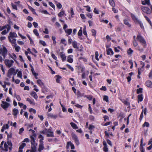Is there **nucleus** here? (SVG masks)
Returning <instances> with one entry per match:
<instances>
[{
  "instance_id": "obj_1",
  "label": "nucleus",
  "mask_w": 152,
  "mask_h": 152,
  "mask_svg": "<svg viewBox=\"0 0 152 152\" xmlns=\"http://www.w3.org/2000/svg\"><path fill=\"white\" fill-rule=\"evenodd\" d=\"M4 150L6 151H8V147L10 151H11L12 149V144L10 141H7V142H6L4 144Z\"/></svg>"
},
{
  "instance_id": "obj_2",
  "label": "nucleus",
  "mask_w": 152,
  "mask_h": 152,
  "mask_svg": "<svg viewBox=\"0 0 152 152\" xmlns=\"http://www.w3.org/2000/svg\"><path fill=\"white\" fill-rule=\"evenodd\" d=\"M8 51L6 48L3 46V48L0 49V54L2 55L4 59L5 58L7 54Z\"/></svg>"
},
{
  "instance_id": "obj_3",
  "label": "nucleus",
  "mask_w": 152,
  "mask_h": 152,
  "mask_svg": "<svg viewBox=\"0 0 152 152\" xmlns=\"http://www.w3.org/2000/svg\"><path fill=\"white\" fill-rule=\"evenodd\" d=\"M4 61L6 66L8 68H10L12 66L13 64L14 63V61L12 60H10L8 59H6L4 60Z\"/></svg>"
},
{
  "instance_id": "obj_4",
  "label": "nucleus",
  "mask_w": 152,
  "mask_h": 152,
  "mask_svg": "<svg viewBox=\"0 0 152 152\" xmlns=\"http://www.w3.org/2000/svg\"><path fill=\"white\" fill-rule=\"evenodd\" d=\"M137 39L138 41H139L140 43H141L142 45L144 46L146 45V42L144 39V38L141 36V35L138 34L137 36Z\"/></svg>"
},
{
  "instance_id": "obj_5",
  "label": "nucleus",
  "mask_w": 152,
  "mask_h": 152,
  "mask_svg": "<svg viewBox=\"0 0 152 152\" xmlns=\"http://www.w3.org/2000/svg\"><path fill=\"white\" fill-rule=\"evenodd\" d=\"M15 71V69L13 68H11L10 69L8 72L7 76L9 78L11 77V76Z\"/></svg>"
},
{
  "instance_id": "obj_6",
  "label": "nucleus",
  "mask_w": 152,
  "mask_h": 152,
  "mask_svg": "<svg viewBox=\"0 0 152 152\" xmlns=\"http://www.w3.org/2000/svg\"><path fill=\"white\" fill-rule=\"evenodd\" d=\"M1 102L2 104H1V106L4 109L7 108L10 105V104L9 103L6 102L2 101Z\"/></svg>"
},
{
  "instance_id": "obj_7",
  "label": "nucleus",
  "mask_w": 152,
  "mask_h": 152,
  "mask_svg": "<svg viewBox=\"0 0 152 152\" xmlns=\"http://www.w3.org/2000/svg\"><path fill=\"white\" fill-rule=\"evenodd\" d=\"M103 144L104 145L103 150L104 151V152H108V148L107 147V145L106 142L105 141H103Z\"/></svg>"
},
{
  "instance_id": "obj_8",
  "label": "nucleus",
  "mask_w": 152,
  "mask_h": 152,
  "mask_svg": "<svg viewBox=\"0 0 152 152\" xmlns=\"http://www.w3.org/2000/svg\"><path fill=\"white\" fill-rule=\"evenodd\" d=\"M142 9L144 12L147 14H150L151 13L150 9L148 7H143Z\"/></svg>"
},
{
  "instance_id": "obj_9",
  "label": "nucleus",
  "mask_w": 152,
  "mask_h": 152,
  "mask_svg": "<svg viewBox=\"0 0 152 152\" xmlns=\"http://www.w3.org/2000/svg\"><path fill=\"white\" fill-rule=\"evenodd\" d=\"M17 37V35L16 33L14 32H11L9 34V36L8 37L11 38H13V37Z\"/></svg>"
},
{
  "instance_id": "obj_10",
  "label": "nucleus",
  "mask_w": 152,
  "mask_h": 152,
  "mask_svg": "<svg viewBox=\"0 0 152 152\" xmlns=\"http://www.w3.org/2000/svg\"><path fill=\"white\" fill-rule=\"evenodd\" d=\"M48 117L54 119H56L57 117V115H53L50 113L48 114Z\"/></svg>"
},
{
  "instance_id": "obj_11",
  "label": "nucleus",
  "mask_w": 152,
  "mask_h": 152,
  "mask_svg": "<svg viewBox=\"0 0 152 152\" xmlns=\"http://www.w3.org/2000/svg\"><path fill=\"white\" fill-rule=\"evenodd\" d=\"M69 146H71V148L72 149H74L75 148V146L73 144H72L71 142H68L67 143V145L66 146V148L68 149Z\"/></svg>"
},
{
  "instance_id": "obj_12",
  "label": "nucleus",
  "mask_w": 152,
  "mask_h": 152,
  "mask_svg": "<svg viewBox=\"0 0 152 152\" xmlns=\"http://www.w3.org/2000/svg\"><path fill=\"white\" fill-rule=\"evenodd\" d=\"M8 38L9 41L12 44H14L15 45L16 44V39H13V38H11L9 37H8Z\"/></svg>"
},
{
  "instance_id": "obj_13",
  "label": "nucleus",
  "mask_w": 152,
  "mask_h": 152,
  "mask_svg": "<svg viewBox=\"0 0 152 152\" xmlns=\"http://www.w3.org/2000/svg\"><path fill=\"white\" fill-rule=\"evenodd\" d=\"M60 55L63 61L66 60V57L63 52H60Z\"/></svg>"
},
{
  "instance_id": "obj_14",
  "label": "nucleus",
  "mask_w": 152,
  "mask_h": 152,
  "mask_svg": "<svg viewBox=\"0 0 152 152\" xmlns=\"http://www.w3.org/2000/svg\"><path fill=\"white\" fill-rule=\"evenodd\" d=\"M142 4L143 5L148 4V5H151L149 0H145L142 1Z\"/></svg>"
},
{
  "instance_id": "obj_15",
  "label": "nucleus",
  "mask_w": 152,
  "mask_h": 152,
  "mask_svg": "<svg viewBox=\"0 0 152 152\" xmlns=\"http://www.w3.org/2000/svg\"><path fill=\"white\" fill-rule=\"evenodd\" d=\"M146 86L148 87L152 88V82L151 81L149 80H148L146 82Z\"/></svg>"
},
{
  "instance_id": "obj_16",
  "label": "nucleus",
  "mask_w": 152,
  "mask_h": 152,
  "mask_svg": "<svg viewBox=\"0 0 152 152\" xmlns=\"http://www.w3.org/2000/svg\"><path fill=\"white\" fill-rule=\"evenodd\" d=\"M31 95L32 96H33L34 98L35 99H37L38 98V96L37 95V94L34 91H32L31 93Z\"/></svg>"
},
{
  "instance_id": "obj_17",
  "label": "nucleus",
  "mask_w": 152,
  "mask_h": 152,
  "mask_svg": "<svg viewBox=\"0 0 152 152\" xmlns=\"http://www.w3.org/2000/svg\"><path fill=\"white\" fill-rule=\"evenodd\" d=\"M72 56L70 55L68 56L67 58V61L69 63H72L73 62V58H72Z\"/></svg>"
},
{
  "instance_id": "obj_18",
  "label": "nucleus",
  "mask_w": 152,
  "mask_h": 152,
  "mask_svg": "<svg viewBox=\"0 0 152 152\" xmlns=\"http://www.w3.org/2000/svg\"><path fill=\"white\" fill-rule=\"evenodd\" d=\"M107 54L108 55H110V53L112 55L114 54L111 48H109L107 50Z\"/></svg>"
},
{
  "instance_id": "obj_19",
  "label": "nucleus",
  "mask_w": 152,
  "mask_h": 152,
  "mask_svg": "<svg viewBox=\"0 0 152 152\" xmlns=\"http://www.w3.org/2000/svg\"><path fill=\"white\" fill-rule=\"evenodd\" d=\"M70 124L73 128L74 129H77L78 128V127L77 126V125L73 122H71Z\"/></svg>"
},
{
  "instance_id": "obj_20",
  "label": "nucleus",
  "mask_w": 152,
  "mask_h": 152,
  "mask_svg": "<svg viewBox=\"0 0 152 152\" xmlns=\"http://www.w3.org/2000/svg\"><path fill=\"white\" fill-rule=\"evenodd\" d=\"M72 44L74 48L76 49L79 48L77 45V43L76 41L73 42H72Z\"/></svg>"
},
{
  "instance_id": "obj_21",
  "label": "nucleus",
  "mask_w": 152,
  "mask_h": 152,
  "mask_svg": "<svg viewBox=\"0 0 152 152\" xmlns=\"http://www.w3.org/2000/svg\"><path fill=\"white\" fill-rule=\"evenodd\" d=\"M18 112V110L16 108H15L13 110L12 114L16 116Z\"/></svg>"
},
{
  "instance_id": "obj_22",
  "label": "nucleus",
  "mask_w": 152,
  "mask_h": 152,
  "mask_svg": "<svg viewBox=\"0 0 152 152\" xmlns=\"http://www.w3.org/2000/svg\"><path fill=\"white\" fill-rule=\"evenodd\" d=\"M72 31V29H67L65 30V32L68 35H70Z\"/></svg>"
},
{
  "instance_id": "obj_23",
  "label": "nucleus",
  "mask_w": 152,
  "mask_h": 152,
  "mask_svg": "<svg viewBox=\"0 0 152 152\" xmlns=\"http://www.w3.org/2000/svg\"><path fill=\"white\" fill-rule=\"evenodd\" d=\"M5 126H6V129H8L9 128V126L7 124L6 125H4L2 126V129L1 130V132H3L4 131V129H5Z\"/></svg>"
},
{
  "instance_id": "obj_24",
  "label": "nucleus",
  "mask_w": 152,
  "mask_h": 152,
  "mask_svg": "<svg viewBox=\"0 0 152 152\" xmlns=\"http://www.w3.org/2000/svg\"><path fill=\"white\" fill-rule=\"evenodd\" d=\"M143 99V95L141 94L140 95H139L138 96V102H139V101H142Z\"/></svg>"
},
{
  "instance_id": "obj_25",
  "label": "nucleus",
  "mask_w": 152,
  "mask_h": 152,
  "mask_svg": "<svg viewBox=\"0 0 152 152\" xmlns=\"http://www.w3.org/2000/svg\"><path fill=\"white\" fill-rule=\"evenodd\" d=\"M37 83L41 87H42L44 85V83L40 79L38 80L37 81Z\"/></svg>"
},
{
  "instance_id": "obj_26",
  "label": "nucleus",
  "mask_w": 152,
  "mask_h": 152,
  "mask_svg": "<svg viewBox=\"0 0 152 152\" xmlns=\"http://www.w3.org/2000/svg\"><path fill=\"white\" fill-rule=\"evenodd\" d=\"M26 101L28 102L31 104H35L34 100H31L29 98H27Z\"/></svg>"
},
{
  "instance_id": "obj_27",
  "label": "nucleus",
  "mask_w": 152,
  "mask_h": 152,
  "mask_svg": "<svg viewBox=\"0 0 152 152\" xmlns=\"http://www.w3.org/2000/svg\"><path fill=\"white\" fill-rule=\"evenodd\" d=\"M44 148L43 145H39V146L38 151L39 152L41 151Z\"/></svg>"
},
{
  "instance_id": "obj_28",
  "label": "nucleus",
  "mask_w": 152,
  "mask_h": 152,
  "mask_svg": "<svg viewBox=\"0 0 152 152\" xmlns=\"http://www.w3.org/2000/svg\"><path fill=\"white\" fill-rule=\"evenodd\" d=\"M124 23L126 25H127L129 27H131V24H129L127 20H124Z\"/></svg>"
},
{
  "instance_id": "obj_29",
  "label": "nucleus",
  "mask_w": 152,
  "mask_h": 152,
  "mask_svg": "<svg viewBox=\"0 0 152 152\" xmlns=\"http://www.w3.org/2000/svg\"><path fill=\"white\" fill-rule=\"evenodd\" d=\"M57 77L56 81L57 83H59L60 82V79L61 78V77L58 75H56L55 76Z\"/></svg>"
},
{
  "instance_id": "obj_30",
  "label": "nucleus",
  "mask_w": 152,
  "mask_h": 152,
  "mask_svg": "<svg viewBox=\"0 0 152 152\" xmlns=\"http://www.w3.org/2000/svg\"><path fill=\"white\" fill-rule=\"evenodd\" d=\"M109 3L113 7H114L115 6V2L114 0H109Z\"/></svg>"
},
{
  "instance_id": "obj_31",
  "label": "nucleus",
  "mask_w": 152,
  "mask_h": 152,
  "mask_svg": "<svg viewBox=\"0 0 152 152\" xmlns=\"http://www.w3.org/2000/svg\"><path fill=\"white\" fill-rule=\"evenodd\" d=\"M14 47L15 48L16 51L17 52H18L19 50L20 49V47L18 46H17V44L15 45Z\"/></svg>"
},
{
  "instance_id": "obj_32",
  "label": "nucleus",
  "mask_w": 152,
  "mask_h": 152,
  "mask_svg": "<svg viewBox=\"0 0 152 152\" xmlns=\"http://www.w3.org/2000/svg\"><path fill=\"white\" fill-rule=\"evenodd\" d=\"M64 11L61 10V12L58 14V16L59 17H61L64 15Z\"/></svg>"
},
{
  "instance_id": "obj_33",
  "label": "nucleus",
  "mask_w": 152,
  "mask_h": 152,
  "mask_svg": "<svg viewBox=\"0 0 152 152\" xmlns=\"http://www.w3.org/2000/svg\"><path fill=\"white\" fill-rule=\"evenodd\" d=\"M31 144V151H36V147L34 145V144Z\"/></svg>"
},
{
  "instance_id": "obj_34",
  "label": "nucleus",
  "mask_w": 152,
  "mask_h": 152,
  "mask_svg": "<svg viewBox=\"0 0 152 152\" xmlns=\"http://www.w3.org/2000/svg\"><path fill=\"white\" fill-rule=\"evenodd\" d=\"M49 133V134L48 133L47 134V137H54L53 132H50V133Z\"/></svg>"
},
{
  "instance_id": "obj_35",
  "label": "nucleus",
  "mask_w": 152,
  "mask_h": 152,
  "mask_svg": "<svg viewBox=\"0 0 152 152\" xmlns=\"http://www.w3.org/2000/svg\"><path fill=\"white\" fill-rule=\"evenodd\" d=\"M82 27H80V29L79 30L77 34L78 36H80L82 35Z\"/></svg>"
},
{
  "instance_id": "obj_36",
  "label": "nucleus",
  "mask_w": 152,
  "mask_h": 152,
  "mask_svg": "<svg viewBox=\"0 0 152 152\" xmlns=\"http://www.w3.org/2000/svg\"><path fill=\"white\" fill-rule=\"evenodd\" d=\"M30 138L31 139V144H34L35 140L34 137L33 136H31L30 137Z\"/></svg>"
},
{
  "instance_id": "obj_37",
  "label": "nucleus",
  "mask_w": 152,
  "mask_h": 152,
  "mask_svg": "<svg viewBox=\"0 0 152 152\" xmlns=\"http://www.w3.org/2000/svg\"><path fill=\"white\" fill-rule=\"evenodd\" d=\"M142 88H140L137 89V94H139L140 93H142Z\"/></svg>"
},
{
  "instance_id": "obj_38",
  "label": "nucleus",
  "mask_w": 152,
  "mask_h": 152,
  "mask_svg": "<svg viewBox=\"0 0 152 152\" xmlns=\"http://www.w3.org/2000/svg\"><path fill=\"white\" fill-rule=\"evenodd\" d=\"M133 52V50L131 48H129L127 51V53L129 55L131 54Z\"/></svg>"
},
{
  "instance_id": "obj_39",
  "label": "nucleus",
  "mask_w": 152,
  "mask_h": 152,
  "mask_svg": "<svg viewBox=\"0 0 152 152\" xmlns=\"http://www.w3.org/2000/svg\"><path fill=\"white\" fill-rule=\"evenodd\" d=\"M33 32L34 34L37 36H38L39 35L37 30L36 29H34L33 30Z\"/></svg>"
},
{
  "instance_id": "obj_40",
  "label": "nucleus",
  "mask_w": 152,
  "mask_h": 152,
  "mask_svg": "<svg viewBox=\"0 0 152 152\" xmlns=\"http://www.w3.org/2000/svg\"><path fill=\"white\" fill-rule=\"evenodd\" d=\"M83 34L87 37V33L86 30V27L84 26L83 29Z\"/></svg>"
},
{
  "instance_id": "obj_41",
  "label": "nucleus",
  "mask_w": 152,
  "mask_h": 152,
  "mask_svg": "<svg viewBox=\"0 0 152 152\" xmlns=\"http://www.w3.org/2000/svg\"><path fill=\"white\" fill-rule=\"evenodd\" d=\"M85 97L87 98L89 100H91L92 99V96L91 95H86Z\"/></svg>"
},
{
  "instance_id": "obj_42",
  "label": "nucleus",
  "mask_w": 152,
  "mask_h": 152,
  "mask_svg": "<svg viewBox=\"0 0 152 152\" xmlns=\"http://www.w3.org/2000/svg\"><path fill=\"white\" fill-rule=\"evenodd\" d=\"M133 43L134 47H136L137 46L138 44L135 39H134L133 42Z\"/></svg>"
},
{
  "instance_id": "obj_43",
  "label": "nucleus",
  "mask_w": 152,
  "mask_h": 152,
  "mask_svg": "<svg viewBox=\"0 0 152 152\" xmlns=\"http://www.w3.org/2000/svg\"><path fill=\"white\" fill-rule=\"evenodd\" d=\"M103 100L104 101L107 102H108V97L107 96H104L103 97Z\"/></svg>"
},
{
  "instance_id": "obj_44",
  "label": "nucleus",
  "mask_w": 152,
  "mask_h": 152,
  "mask_svg": "<svg viewBox=\"0 0 152 152\" xmlns=\"http://www.w3.org/2000/svg\"><path fill=\"white\" fill-rule=\"evenodd\" d=\"M26 144L25 143H23L20 146L19 148L20 149H23V148L26 146Z\"/></svg>"
},
{
  "instance_id": "obj_45",
  "label": "nucleus",
  "mask_w": 152,
  "mask_h": 152,
  "mask_svg": "<svg viewBox=\"0 0 152 152\" xmlns=\"http://www.w3.org/2000/svg\"><path fill=\"white\" fill-rule=\"evenodd\" d=\"M143 126L144 127L146 126L147 127H148L149 126V124L148 122H145L143 124Z\"/></svg>"
},
{
  "instance_id": "obj_46",
  "label": "nucleus",
  "mask_w": 152,
  "mask_h": 152,
  "mask_svg": "<svg viewBox=\"0 0 152 152\" xmlns=\"http://www.w3.org/2000/svg\"><path fill=\"white\" fill-rule=\"evenodd\" d=\"M22 75V73L20 71H19L17 74L18 76L20 78H21Z\"/></svg>"
},
{
  "instance_id": "obj_47",
  "label": "nucleus",
  "mask_w": 152,
  "mask_h": 152,
  "mask_svg": "<svg viewBox=\"0 0 152 152\" xmlns=\"http://www.w3.org/2000/svg\"><path fill=\"white\" fill-rule=\"evenodd\" d=\"M11 5L13 9L16 10H17V6L16 5L12 3H11Z\"/></svg>"
},
{
  "instance_id": "obj_48",
  "label": "nucleus",
  "mask_w": 152,
  "mask_h": 152,
  "mask_svg": "<svg viewBox=\"0 0 152 152\" xmlns=\"http://www.w3.org/2000/svg\"><path fill=\"white\" fill-rule=\"evenodd\" d=\"M72 138L74 140L77 139V135L75 134H72Z\"/></svg>"
},
{
  "instance_id": "obj_49",
  "label": "nucleus",
  "mask_w": 152,
  "mask_h": 152,
  "mask_svg": "<svg viewBox=\"0 0 152 152\" xmlns=\"http://www.w3.org/2000/svg\"><path fill=\"white\" fill-rule=\"evenodd\" d=\"M49 4L54 9H55V6L52 2H49Z\"/></svg>"
},
{
  "instance_id": "obj_50",
  "label": "nucleus",
  "mask_w": 152,
  "mask_h": 152,
  "mask_svg": "<svg viewBox=\"0 0 152 152\" xmlns=\"http://www.w3.org/2000/svg\"><path fill=\"white\" fill-rule=\"evenodd\" d=\"M98 56H99V54H98V52L97 51H96L95 52V58L97 61L99 60V59L98 58Z\"/></svg>"
},
{
  "instance_id": "obj_51",
  "label": "nucleus",
  "mask_w": 152,
  "mask_h": 152,
  "mask_svg": "<svg viewBox=\"0 0 152 152\" xmlns=\"http://www.w3.org/2000/svg\"><path fill=\"white\" fill-rule=\"evenodd\" d=\"M39 43L42 45L43 46H45L46 45V44L45 41L40 40Z\"/></svg>"
},
{
  "instance_id": "obj_52",
  "label": "nucleus",
  "mask_w": 152,
  "mask_h": 152,
  "mask_svg": "<svg viewBox=\"0 0 152 152\" xmlns=\"http://www.w3.org/2000/svg\"><path fill=\"white\" fill-rule=\"evenodd\" d=\"M95 128V127L94 126L91 125H90L89 126V127L88 128V129L89 130H91L93 129L94 128Z\"/></svg>"
},
{
  "instance_id": "obj_53",
  "label": "nucleus",
  "mask_w": 152,
  "mask_h": 152,
  "mask_svg": "<svg viewBox=\"0 0 152 152\" xmlns=\"http://www.w3.org/2000/svg\"><path fill=\"white\" fill-rule=\"evenodd\" d=\"M91 32L92 33V35L95 36L96 34V31L95 30L93 29L91 30Z\"/></svg>"
},
{
  "instance_id": "obj_54",
  "label": "nucleus",
  "mask_w": 152,
  "mask_h": 152,
  "mask_svg": "<svg viewBox=\"0 0 152 152\" xmlns=\"http://www.w3.org/2000/svg\"><path fill=\"white\" fill-rule=\"evenodd\" d=\"M131 17H132V19L134 20H137V18H136V17L135 16V15L134 14L131 13Z\"/></svg>"
},
{
  "instance_id": "obj_55",
  "label": "nucleus",
  "mask_w": 152,
  "mask_h": 152,
  "mask_svg": "<svg viewBox=\"0 0 152 152\" xmlns=\"http://www.w3.org/2000/svg\"><path fill=\"white\" fill-rule=\"evenodd\" d=\"M12 55H13V56H10V57L12 58H13L15 61H16L15 59H16V58H17L16 55L14 53H13Z\"/></svg>"
},
{
  "instance_id": "obj_56",
  "label": "nucleus",
  "mask_w": 152,
  "mask_h": 152,
  "mask_svg": "<svg viewBox=\"0 0 152 152\" xmlns=\"http://www.w3.org/2000/svg\"><path fill=\"white\" fill-rule=\"evenodd\" d=\"M143 110H142V112H141V113L140 114V121H141L142 118H143Z\"/></svg>"
},
{
  "instance_id": "obj_57",
  "label": "nucleus",
  "mask_w": 152,
  "mask_h": 152,
  "mask_svg": "<svg viewBox=\"0 0 152 152\" xmlns=\"http://www.w3.org/2000/svg\"><path fill=\"white\" fill-rule=\"evenodd\" d=\"M77 95L79 96H83V94H81L79 91H78L77 92Z\"/></svg>"
},
{
  "instance_id": "obj_58",
  "label": "nucleus",
  "mask_w": 152,
  "mask_h": 152,
  "mask_svg": "<svg viewBox=\"0 0 152 152\" xmlns=\"http://www.w3.org/2000/svg\"><path fill=\"white\" fill-rule=\"evenodd\" d=\"M66 66H67V67L69 69H70L72 71H73L74 70V69L69 64H66Z\"/></svg>"
},
{
  "instance_id": "obj_59",
  "label": "nucleus",
  "mask_w": 152,
  "mask_h": 152,
  "mask_svg": "<svg viewBox=\"0 0 152 152\" xmlns=\"http://www.w3.org/2000/svg\"><path fill=\"white\" fill-rule=\"evenodd\" d=\"M29 112H33V113L34 114H35L36 113V111L34 109H33L32 108H31L29 110Z\"/></svg>"
},
{
  "instance_id": "obj_60",
  "label": "nucleus",
  "mask_w": 152,
  "mask_h": 152,
  "mask_svg": "<svg viewBox=\"0 0 152 152\" xmlns=\"http://www.w3.org/2000/svg\"><path fill=\"white\" fill-rule=\"evenodd\" d=\"M58 9H61L62 7V5L60 3H58L56 5Z\"/></svg>"
},
{
  "instance_id": "obj_61",
  "label": "nucleus",
  "mask_w": 152,
  "mask_h": 152,
  "mask_svg": "<svg viewBox=\"0 0 152 152\" xmlns=\"http://www.w3.org/2000/svg\"><path fill=\"white\" fill-rule=\"evenodd\" d=\"M24 130V129L23 127L20 128L19 130V134H21L22 133L23 131Z\"/></svg>"
},
{
  "instance_id": "obj_62",
  "label": "nucleus",
  "mask_w": 152,
  "mask_h": 152,
  "mask_svg": "<svg viewBox=\"0 0 152 152\" xmlns=\"http://www.w3.org/2000/svg\"><path fill=\"white\" fill-rule=\"evenodd\" d=\"M51 55L52 57L55 60H56L57 59V57L55 56V55L53 53H51Z\"/></svg>"
},
{
  "instance_id": "obj_63",
  "label": "nucleus",
  "mask_w": 152,
  "mask_h": 152,
  "mask_svg": "<svg viewBox=\"0 0 152 152\" xmlns=\"http://www.w3.org/2000/svg\"><path fill=\"white\" fill-rule=\"evenodd\" d=\"M75 106H76V107L78 108H81L83 106H82L81 105L79 104H75Z\"/></svg>"
},
{
  "instance_id": "obj_64",
  "label": "nucleus",
  "mask_w": 152,
  "mask_h": 152,
  "mask_svg": "<svg viewBox=\"0 0 152 152\" xmlns=\"http://www.w3.org/2000/svg\"><path fill=\"white\" fill-rule=\"evenodd\" d=\"M33 24L35 28H37L38 26V23L35 22H34Z\"/></svg>"
}]
</instances>
